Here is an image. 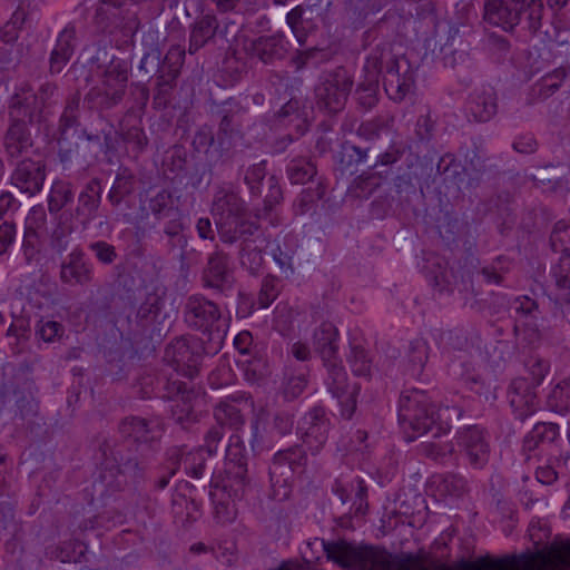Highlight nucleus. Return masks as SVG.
<instances>
[{
    "instance_id": "nucleus-2",
    "label": "nucleus",
    "mask_w": 570,
    "mask_h": 570,
    "mask_svg": "<svg viewBox=\"0 0 570 570\" xmlns=\"http://www.w3.org/2000/svg\"><path fill=\"white\" fill-rule=\"evenodd\" d=\"M399 422L410 440L431 434L440 438L448 434L451 425L440 419L426 394L419 390L403 392L399 401Z\"/></svg>"
},
{
    "instance_id": "nucleus-4",
    "label": "nucleus",
    "mask_w": 570,
    "mask_h": 570,
    "mask_svg": "<svg viewBox=\"0 0 570 570\" xmlns=\"http://www.w3.org/2000/svg\"><path fill=\"white\" fill-rule=\"evenodd\" d=\"M543 14L542 0H484V20L505 31L523 21L527 29L535 33L542 26Z\"/></svg>"
},
{
    "instance_id": "nucleus-32",
    "label": "nucleus",
    "mask_w": 570,
    "mask_h": 570,
    "mask_svg": "<svg viewBox=\"0 0 570 570\" xmlns=\"http://www.w3.org/2000/svg\"><path fill=\"white\" fill-rule=\"evenodd\" d=\"M218 29L215 16L206 14L195 21L190 31L189 53H195L214 38Z\"/></svg>"
},
{
    "instance_id": "nucleus-18",
    "label": "nucleus",
    "mask_w": 570,
    "mask_h": 570,
    "mask_svg": "<svg viewBox=\"0 0 570 570\" xmlns=\"http://www.w3.org/2000/svg\"><path fill=\"white\" fill-rule=\"evenodd\" d=\"M101 198V179L98 177L91 178L79 191L77 205L71 213V218L79 223L82 228H88L98 216Z\"/></svg>"
},
{
    "instance_id": "nucleus-44",
    "label": "nucleus",
    "mask_w": 570,
    "mask_h": 570,
    "mask_svg": "<svg viewBox=\"0 0 570 570\" xmlns=\"http://www.w3.org/2000/svg\"><path fill=\"white\" fill-rule=\"evenodd\" d=\"M219 13L253 14L262 7L253 0H210Z\"/></svg>"
},
{
    "instance_id": "nucleus-55",
    "label": "nucleus",
    "mask_w": 570,
    "mask_h": 570,
    "mask_svg": "<svg viewBox=\"0 0 570 570\" xmlns=\"http://www.w3.org/2000/svg\"><path fill=\"white\" fill-rule=\"evenodd\" d=\"M570 460V455L567 454L561 460H558L557 468L552 465L538 466L535 471L537 480L543 484H552L559 474H564V466Z\"/></svg>"
},
{
    "instance_id": "nucleus-50",
    "label": "nucleus",
    "mask_w": 570,
    "mask_h": 570,
    "mask_svg": "<svg viewBox=\"0 0 570 570\" xmlns=\"http://www.w3.org/2000/svg\"><path fill=\"white\" fill-rule=\"evenodd\" d=\"M72 232V225L67 222H63L61 215L58 225L51 233L50 247L58 254H62L63 252H66L69 247V238Z\"/></svg>"
},
{
    "instance_id": "nucleus-13",
    "label": "nucleus",
    "mask_w": 570,
    "mask_h": 570,
    "mask_svg": "<svg viewBox=\"0 0 570 570\" xmlns=\"http://www.w3.org/2000/svg\"><path fill=\"white\" fill-rule=\"evenodd\" d=\"M128 65L112 60L105 69L100 83L91 90L101 98L104 108L117 106L124 98L128 83Z\"/></svg>"
},
{
    "instance_id": "nucleus-63",
    "label": "nucleus",
    "mask_w": 570,
    "mask_h": 570,
    "mask_svg": "<svg viewBox=\"0 0 570 570\" xmlns=\"http://www.w3.org/2000/svg\"><path fill=\"white\" fill-rule=\"evenodd\" d=\"M421 450L428 458L440 460L453 452V445L451 443L422 442Z\"/></svg>"
},
{
    "instance_id": "nucleus-5",
    "label": "nucleus",
    "mask_w": 570,
    "mask_h": 570,
    "mask_svg": "<svg viewBox=\"0 0 570 570\" xmlns=\"http://www.w3.org/2000/svg\"><path fill=\"white\" fill-rule=\"evenodd\" d=\"M184 320L189 328L202 332L209 340H222L226 334V320L220 305L203 294H193L186 298Z\"/></svg>"
},
{
    "instance_id": "nucleus-7",
    "label": "nucleus",
    "mask_w": 570,
    "mask_h": 570,
    "mask_svg": "<svg viewBox=\"0 0 570 570\" xmlns=\"http://www.w3.org/2000/svg\"><path fill=\"white\" fill-rule=\"evenodd\" d=\"M307 465V454L299 445L277 451L269 465V478L275 499L282 501L291 494V479L302 474Z\"/></svg>"
},
{
    "instance_id": "nucleus-9",
    "label": "nucleus",
    "mask_w": 570,
    "mask_h": 570,
    "mask_svg": "<svg viewBox=\"0 0 570 570\" xmlns=\"http://www.w3.org/2000/svg\"><path fill=\"white\" fill-rule=\"evenodd\" d=\"M80 100L81 96L77 91L72 94L66 101V106L59 119V159L62 164L71 163L75 155L78 153V145L68 141V132L73 130L72 136L77 138L86 137L87 140L99 141L98 136L87 134L85 130H78L80 125Z\"/></svg>"
},
{
    "instance_id": "nucleus-3",
    "label": "nucleus",
    "mask_w": 570,
    "mask_h": 570,
    "mask_svg": "<svg viewBox=\"0 0 570 570\" xmlns=\"http://www.w3.org/2000/svg\"><path fill=\"white\" fill-rule=\"evenodd\" d=\"M104 456L97 480L105 489L101 493L122 490L125 487L137 484L144 479L147 468L146 462L127 451L125 446L110 448L105 444Z\"/></svg>"
},
{
    "instance_id": "nucleus-39",
    "label": "nucleus",
    "mask_w": 570,
    "mask_h": 570,
    "mask_svg": "<svg viewBox=\"0 0 570 570\" xmlns=\"http://www.w3.org/2000/svg\"><path fill=\"white\" fill-rule=\"evenodd\" d=\"M119 431L125 438L132 439L136 442H147L153 438L149 436L151 428L149 422L141 417H127L119 426Z\"/></svg>"
},
{
    "instance_id": "nucleus-61",
    "label": "nucleus",
    "mask_w": 570,
    "mask_h": 570,
    "mask_svg": "<svg viewBox=\"0 0 570 570\" xmlns=\"http://www.w3.org/2000/svg\"><path fill=\"white\" fill-rule=\"evenodd\" d=\"M164 305L163 299L156 293L148 294L138 308L137 316L141 320L156 317Z\"/></svg>"
},
{
    "instance_id": "nucleus-26",
    "label": "nucleus",
    "mask_w": 570,
    "mask_h": 570,
    "mask_svg": "<svg viewBox=\"0 0 570 570\" xmlns=\"http://www.w3.org/2000/svg\"><path fill=\"white\" fill-rule=\"evenodd\" d=\"M58 87L52 82H45L40 86L37 94L26 92L23 97L16 95L13 102L18 100L22 104L23 117H28L32 121L36 112H41L45 108L56 104Z\"/></svg>"
},
{
    "instance_id": "nucleus-49",
    "label": "nucleus",
    "mask_w": 570,
    "mask_h": 570,
    "mask_svg": "<svg viewBox=\"0 0 570 570\" xmlns=\"http://www.w3.org/2000/svg\"><path fill=\"white\" fill-rule=\"evenodd\" d=\"M551 275L556 286L560 289H570V250L564 249L559 262L552 266Z\"/></svg>"
},
{
    "instance_id": "nucleus-8",
    "label": "nucleus",
    "mask_w": 570,
    "mask_h": 570,
    "mask_svg": "<svg viewBox=\"0 0 570 570\" xmlns=\"http://www.w3.org/2000/svg\"><path fill=\"white\" fill-rule=\"evenodd\" d=\"M210 213L220 240L225 244H234L237 236L235 234V224L246 213L243 199L230 189L219 188L214 194Z\"/></svg>"
},
{
    "instance_id": "nucleus-12",
    "label": "nucleus",
    "mask_w": 570,
    "mask_h": 570,
    "mask_svg": "<svg viewBox=\"0 0 570 570\" xmlns=\"http://www.w3.org/2000/svg\"><path fill=\"white\" fill-rule=\"evenodd\" d=\"M458 445L473 469H483L491 455L490 435L480 425H469L458 432Z\"/></svg>"
},
{
    "instance_id": "nucleus-24",
    "label": "nucleus",
    "mask_w": 570,
    "mask_h": 570,
    "mask_svg": "<svg viewBox=\"0 0 570 570\" xmlns=\"http://www.w3.org/2000/svg\"><path fill=\"white\" fill-rule=\"evenodd\" d=\"M245 50L253 57L258 58L265 63L283 59L287 52V41L281 33L272 36H262L250 40Z\"/></svg>"
},
{
    "instance_id": "nucleus-16",
    "label": "nucleus",
    "mask_w": 570,
    "mask_h": 570,
    "mask_svg": "<svg viewBox=\"0 0 570 570\" xmlns=\"http://www.w3.org/2000/svg\"><path fill=\"white\" fill-rule=\"evenodd\" d=\"M95 269L80 247H75L60 264L59 279L62 284L76 287L92 283Z\"/></svg>"
},
{
    "instance_id": "nucleus-34",
    "label": "nucleus",
    "mask_w": 570,
    "mask_h": 570,
    "mask_svg": "<svg viewBox=\"0 0 570 570\" xmlns=\"http://www.w3.org/2000/svg\"><path fill=\"white\" fill-rule=\"evenodd\" d=\"M73 197V186L70 181L62 179L55 180L48 196L49 213L58 214L63 207L72 202Z\"/></svg>"
},
{
    "instance_id": "nucleus-37",
    "label": "nucleus",
    "mask_w": 570,
    "mask_h": 570,
    "mask_svg": "<svg viewBox=\"0 0 570 570\" xmlns=\"http://www.w3.org/2000/svg\"><path fill=\"white\" fill-rule=\"evenodd\" d=\"M267 432L272 435L286 436L294 430L295 413L279 409L268 414Z\"/></svg>"
},
{
    "instance_id": "nucleus-43",
    "label": "nucleus",
    "mask_w": 570,
    "mask_h": 570,
    "mask_svg": "<svg viewBox=\"0 0 570 570\" xmlns=\"http://www.w3.org/2000/svg\"><path fill=\"white\" fill-rule=\"evenodd\" d=\"M134 190V177L122 170L117 174L115 181L108 193V200L112 206H118L122 199Z\"/></svg>"
},
{
    "instance_id": "nucleus-30",
    "label": "nucleus",
    "mask_w": 570,
    "mask_h": 570,
    "mask_svg": "<svg viewBox=\"0 0 570 570\" xmlns=\"http://www.w3.org/2000/svg\"><path fill=\"white\" fill-rule=\"evenodd\" d=\"M338 331L330 322H323L313 334V343L323 362L337 360Z\"/></svg>"
},
{
    "instance_id": "nucleus-38",
    "label": "nucleus",
    "mask_w": 570,
    "mask_h": 570,
    "mask_svg": "<svg viewBox=\"0 0 570 570\" xmlns=\"http://www.w3.org/2000/svg\"><path fill=\"white\" fill-rule=\"evenodd\" d=\"M547 407L558 414L570 412V380H563L552 387L547 396Z\"/></svg>"
},
{
    "instance_id": "nucleus-27",
    "label": "nucleus",
    "mask_w": 570,
    "mask_h": 570,
    "mask_svg": "<svg viewBox=\"0 0 570 570\" xmlns=\"http://www.w3.org/2000/svg\"><path fill=\"white\" fill-rule=\"evenodd\" d=\"M297 249L298 240L296 236L287 234L282 239H277L275 246L271 250L274 262L277 264L282 276L286 279L291 278L295 274V258Z\"/></svg>"
},
{
    "instance_id": "nucleus-54",
    "label": "nucleus",
    "mask_w": 570,
    "mask_h": 570,
    "mask_svg": "<svg viewBox=\"0 0 570 570\" xmlns=\"http://www.w3.org/2000/svg\"><path fill=\"white\" fill-rule=\"evenodd\" d=\"M278 279L275 276L264 277L258 294V305L261 308H267L278 296Z\"/></svg>"
},
{
    "instance_id": "nucleus-6",
    "label": "nucleus",
    "mask_w": 570,
    "mask_h": 570,
    "mask_svg": "<svg viewBox=\"0 0 570 570\" xmlns=\"http://www.w3.org/2000/svg\"><path fill=\"white\" fill-rule=\"evenodd\" d=\"M354 80L344 67L324 71L315 86V102L320 110L337 114L346 105Z\"/></svg>"
},
{
    "instance_id": "nucleus-56",
    "label": "nucleus",
    "mask_w": 570,
    "mask_h": 570,
    "mask_svg": "<svg viewBox=\"0 0 570 570\" xmlns=\"http://www.w3.org/2000/svg\"><path fill=\"white\" fill-rule=\"evenodd\" d=\"M88 248L95 254L98 262L104 265H111L118 257L116 247L105 240L92 242Z\"/></svg>"
},
{
    "instance_id": "nucleus-11",
    "label": "nucleus",
    "mask_w": 570,
    "mask_h": 570,
    "mask_svg": "<svg viewBox=\"0 0 570 570\" xmlns=\"http://www.w3.org/2000/svg\"><path fill=\"white\" fill-rule=\"evenodd\" d=\"M22 104L12 102L10 107L11 122L3 137V147L8 158L17 159L29 154L33 146L28 117H23Z\"/></svg>"
},
{
    "instance_id": "nucleus-23",
    "label": "nucleus",
    "mask_w": 570,
    "mask_h": 570,
    "mask_svg": "<svg viewBox=\"0 0 570 570\" xmlns=\"http://www.w3.org/2000/svg\"><path fill=\"white\" fill-rule=\"evenodd\" d=\"M465 110L468 116L475 121H489L498 110V98L494 88L491 86L475 88L466 100Z\"/></svg>"
},
{
    "instance_id": "nucleus-33",
    "label": "nucleus",
    "mask_w": 570,
    "mask_h": 570,
    "mask_svg": "<svg viewBox=\"0 0 570 570\" xmlns=\"http://www.w3.org/2000/svg\"><path fill=\"white\" fill-rule=\"evenodd\" d=\"M227 105L229 107H224L220 111L222 118L217 132L220 144H223L224 139L242 135V122L239 120L242 108L237 102H227Z\"/></svg>"
},
{
    "instance_id": "nucleus-21",
    "label": "nucleus",
    "mask_w": 570,
    "mask_h": 570,
    "mask_svg": "<svg viewBox=\"0 0 570 570\" xmlns=\"http://www.w3.org/2000/svg\"><path fill=\"white\" fill-rule=\"evenodd\" d=\"M534 389L527 377H517L510 384L508 391L509 402L515 417L520 421H524L538 409Z\"/></svg>"
},
{
    "instance_id": "nucleus-59",
    "label": "nucleus",
    "mask_w": 570,
    "mask_h": 570,
    "mask_svg": "<svg viewBox=\"0 0 570 570\" xmlns=\"http://www.w3.org/2000/svg\"><path fill=\"white\" fill-rule=\"evenodd\" d=\"M195 397V393H185L184 399L175 402V404L171 406V415L174 420L179 423L184 424L187 422L193 414V400Z\"/></svg>"
},
{
    "instance_id": "nucleus-15",
    "label": "nucleus",
    "mask_w": 570,
    "mask_h": 570,
    "mask_svg": "<svg viewBox=\"0 0 570 570\" xmlns=\"http://www.w3.org/2000/svg\"><path fill=\"white\" fill-rule=\"evenodd\" d=\"M328 432L330 420L326 417L325 410L321 406L309 410L297 426V433L303 444L307 446L313 455L323 449L328 439Z\"/></svg>"
},
{
    "instance_id": "nucleus-41",
    "label": "nucleus",
    "mask_w": 570,
    "mask_h": 570,
    "mask_svg": "<svg viewBox=\"0 0 570 570\" xmlns=\"http://www.w3.org/2000/svg\"><path fill=\"white\" fill-rule=\"evenodd\" d=\"M347 362L356 376L370 377L372 374V358L360 344H352Z\"/></svg>"
},
{
    "instance_id": "nucleus-25",
    "label": "nucleus",
    "mask_w": 570,
    "mask_h": 570,
    "mask_svg": "<svg viewBox=\"0 0 570 570\" xmlns=\"http://www.w3.org/2000/svg\"><path fill=\"white\" fill-rule=\"evenodd\" d=\"M76 35L77 30L72 23H68L59 32L49 59L51 73H60L72 58L77 43Z\"/></svg>"
},
{
    "instance_id": "nucleus-22",
    "label": "nucleus",
    "mask_w": 570,
    "mask_h": 570,
    "mask_svg": "<svg viewBox=\"0 0 570 570\" xmlns=\"http://www.w3.org/2000/svg\"><path fill=\"white\" fill-rule=\"evenodd\" d=\"M229 453L225 462V476L220 480H213L215 488H220L228 492L229 497L239 498L244 494L245 489L249 485L246 462L242 456L234 459Z\"/></svg>"
},
{
    "instance_id": "nucleus-47",
    "label": "nucleus",
    "mask_w": 570,
    "mask_h": 570,
    "mask_svg": "<svg viewBox=\"0 0 570 570\" xmlns=\"http://www.w3.org/2000/svg\"><path fill=\"white\" fill-rule=\"evenodd\" d=\"M428 343L422 338H416L411 342L409 346V362L410 371L413 375H417L422 372L428 361Z\"/></svg>"
},
{
    "instance_id": "nucleus-19",
    "label": "nucleus",
    "mask_w": 570,
    "mask_h": 570,
    "mask_svg": "<svg viewBox=\"0 0 570 570\" xmlns=\"http://www.w3.org/2000/svg\"><path fill=\"white\" fill-rule=\"evenodd\" d=\"M203 286L213 288L223 294L234 284L232 271L228 266V256L220 249H216L208 256L202 274Z\"/></svg>"
},
{
    "instance_id": "nucleus-10",
    "label": "nucleus",
    "mask_w": 570,
    "mask_h": 570,
    "mask_svg": "<svg viewBox=\"0 0 570 570\" xmlns=\"http://www.w3.org/2000/svg\"><path fill=\"white\" fill-rule=\"evenodd\" d=\"M324 365L327 368L326 386L333 397L338 401L340 415L344 420H351L356 410L360 386L348 382L347 373L338 358L324 362Z\"/></svg>"
},
{
    "instance_id": "nucleus-45",
    "label": "nucleus",
    "mask_w": 570,
    "mask_h": 570,
    "mask_svg": "<svg viewBox=\"0 0 570 570\" xmlns=\"http://www.w3.org/2000/svg\"><path fill=\"white\" fill-rule=\"evenodd\" d=\"M361 570H395V567L387 552L367 547Z\"/></svg>"
},
{
    "instance_id": "nucleus-48",
    "label": "nucleus",
    "mask_w": 570,
    "mask_h": 570,
    "mask_svg": "<svg viewBox=\"0 0 570 570\" xmlns=\"http://www.w3.org/2000/svg\"><path fill=\"white\" fill-rule=\"evenodd\" d=\"M570 71L566 67H559L552 72L547 73L539 83V94L543 98L550 97L562 85L564 79L569 76Z\"/></svg>"
},
{
    "instance_id": "nucleus-60",
    "label": "nucleus",
    "mask_w": 570,
    "mask_h": 570,
    "mask_svg": "<svg viewBox=\"0 0 570 570\" xmlns=\"http://www.w3.org/2000/svg\"><path fill=\"white\" fill-rule=\"evenodd\" d=\"M525 367L530 375L528 380L534 387L543 381L549 371V364L539 357H530L525 362Z\"/></svg>"
},
{
    "instance_id": "nucleus-14",
    "label": "nucleus",
    "mask_w": 570,
    "mask_h": 570,
    "mask_svg": "<svg viewBox=\"0 0 570 570\" xmlns=\"http://www.w3.org/2000/svg\"><path fill=\"white\" fill-rule=\"evenodd\" d=\"M164 360L171 365L177 373L194 379L198 375L203 353L198 345H190L187 340L179 337L174 340L166 347Z\"/></svg>"
},
{
    "instance_id": "nucleus-29",
    "label": "nucleus",
    "mask_w": 570,
    "mask_h": 570,
    "mask_svg": "<svg viewBox=\"0 0 570 570\" xmlns=\"http://www.w3.org/2000/svg\"><path fill=\"white\" fill-rule=\"evenodd\" d=\"M559 425L557 423H537L523 440V451L527 453L535 450L544 451L552 446L559 438Z\"/></svg>"
},
{
    "instance_id": "nucleus-53",
    "label": "nucleus",
    "mask_w": 570,
    "mask_h": 570,
    "mask_svg": "<svg viewBox=\"0 0 570 570\" xmlns=\"http://www.w3.org/2000/svg\"><path fill=\"white\" fill-rule=\"evenodd\" d=\"M63 332V326L51 320H40L36 327V335L46 343H53L61 338Z\"/></svg>"
},
{
    "instance_id": "nucleus-28",
    "label": "nucleus",
    "mask_w": 570,
    "mask_h": 570,
    "mask_svg": "<svg viewBox=\"0 0 570 570\" xmlns=\"http://www.w3.org/2000/svg\"><path fill=\"white\" fill-rule=\"evenodd\" d=\"M367 547H355L346 541L324 543V550L328 559L337 562L343 568L362 569Z\"/></svg>"
},
{
    "instance_id": "nucleus-64",
    "label": "nucleus",
    "mask_w": 570,
    "mask_h": 570,
    "mask_svg": "<svg viewBox=\"0 0 570 570\" xmlns=\"http://www.w3.org/2000/svg\"><path fill=\"white\" fill-rule=\"evenodd\" d=\"M124 140L127 144L132 145L134 148L139 151L142 150L148 142L147 136L145 135L142 128L137 126H132L124 132Z\"/></svg>"
},
{
    "instance_id": "nucleus-58",
    "label": "nucleus",
    "mask_w": 570,
    "mask_h": 570,
    "mask_svg": "<svg viewBox=\"0 0 570 570\" xmlns=\"http://www.w3.org/2000/svg\"><path fill=\"white\" fill-rule=\"evenodd\" d=\"M265 165V161L255 164L250 166L245 174V183L254 195H258L261 193V184L266 176Z\"/></svg>"
},
{
    "instance_id": "nucleus-36",
    "label": "nucleus",
    "mask_w": 570,
    "mask_h": 570,
    "mask_svg": "<svg viewBox=\"0 0 570 570\" xmlns=\"http://www.w3.org/2000/svg\"><path fill=\"white\" fill-rule=\"evenodd\" d=\"M387 175L389 170L374 171L371 168L370 171L363 173L353 180L350 190H352L356 197H367L381 185V180L386 178Z\"/></svg>"
},
{
    "instance_id": "nucleus-20",
    "label": "nucleus",
    "mask_w": 570,
    "mask_h": 570,
    "mask_svg": "<svg viewBox=\"0 0 570 570\" xmlns=\"http://www.w3.org/2000/svg\"><path fill=\"white\" fill-rule=\"evenodd\" d=\"M45 180V163L30 158L22 159L18 163L11 175V184L28 196H35L40 193Z\"/></svg>"
},
{
    "instance_id": "nucleus-62",
    "label": "nucleus",
    "mask_w": 570,
    "mask_h": 570,
    "mask_svg": "<svg viewBox=\"0 0 570 570\" xmlns=\"http://www.w3.org/2000/svg\"><path fill=\"white\" fill-rule=\"evenodd\" d=\"M164 397L178 402L184 399L185 393H194L187 384L178 379L169 377L164 385Z\"/></svg>"
},
{
    "instance_id": "nucleus-51",
    "label": "nucleus",
    "mask_w": 570,
    "mask_h": 570,
    "mask_svg": "<svg viewBox=\"0 0 570 570\" xmlns=\"http://www.w3.org/2000/svg\"><path fill=\"white\" fill-rule=\"evenodd\" d=\"M264 257L262 250L253 246L252 243L244 240L240 250V264L252 274H256L263 266Z\"/></svg>"
},
{
    "instance_id": "nucleus-42",
    "label": "nucleus",
    "mask_w": 570,
    "mask_h": 570,
    "mask_svg": "<svg viewBox=\"0 0 570 570\" xmlns=\"http://www.w3.org/2000/svg\"><path fill=\"white\" fill-rule=\"evenodd\" d=\"M379 78L366 75V78L356 88V98L361 107L368 110L377 102Z\"/></svg>"
},
{
    "instance_id": "nucleus-52",
    "label": "nucleus",
    "mask_w": 570,
    "mask_h": 570,
    "mask_svg": "<svg viewBox=\"0 0 570 570\" xmlns=\"http://www.w3.org/2000/svg\"><path fill=\"white\" fill-rule=\"evenodd\" d=\"M32 18L28 11H24L19 4L17 9L11 14L10 20L6 24V30L3 32V40L7 42L13 41L18 38V31L23 27V24Z\"/></svg>"
},
{
    "instance_id": "nucleus-57",
    "label": "nucleus",
    "mask_w": 570,
    "mask_h": 570,
    "mask_svg": "<svg viewBox=\"0 0 570 570\" xmlns=\"http://www.w3.org/2000/svg\"><path fill=\"white\" fill-rule=\"evenodd\" d=\"M324 194L325 187L322 184H318L316 188L304 189L297 200L298 213H307L314 204L324 196Z\"/></svg>"
},
{
    "instance_id": "nucleus-40",
    "label": "nucleus",
    "mask_w": 570,
    "mask_h": 570,
    "mask_svg": "<svg viewBox=\"0 0 570 570\" xmlns=\"http://www.w3.org/2000/svg\"><path fill=\"white\" fill-rule=\"evenodd\" d=\"M286 171L292 184H306L317 173L314 163L302 157L292 159Z\"/></svg>"
},
{
    "instance_id": "nucleus-17",
    "label": "nucleus",
    "mask_w": 570,
    "mask_h": 570,
    "mask_svg": "<svg viewBox=\"0 0 570 570\" xmlns=\"http://www.w3.org/2000/svg\"><path fill=\"white\" fill-rule=\"evenodd\" d=\"M174 56H177L175 65L181 63L185 52L178 49H170L158 68V76L156 79V87L153 97V107L158 110H163L168 107L173 90L176 86V79L179 75L177 66L168 65Z\"/></svg>"
},
{
    "instance_id": "nucleus-35",
    "label": "nucleus",
    "mask_w": 570,
    "mask_h": 570,
    "mask_svg": "<svg viewBox=\"0 0 570 570\" xmlns=\"http://www.w3.org/2000/svg\"><path fill=\"white\" fill-rule=\"evenodd\" d=\"M214 416L222 428L228 425L237 430L245 423L242 411L235 402L228 400L220 401L215 406Z\"/></svg>"
},
{
    "instance_id": "nucleus-46",
    "label": "nucleus",
    "mask_w": 570,
    "mask_h": 570,
    "mask_svg": "<svg viewBox=\"0 0 570 570\" xmlns=\"http://www.w3.org/2000/svg\"><path fill=\"white\" fill-rule=\"evenodd\" d=\"M175 208L173 194L167 189H161L149 200V209L158 219L169 217Z\"/></svg>"
},
{
    "instance_id": "nucleus-1",
    "label": "nucleus",
    "mask_w": 570,
    "mask_h": 570,
    "mask_svg": "<svg viewBox=\"0 0 570 570\" xmlns=\"http://www.w3.org/2000/svg\"><path fill=\"white\" fill-rule=\"evenodd\" d=\"M366 75L383 76V87L390 99L400 102L414 88V72L403 55H396L390 43L377 45L367 57Z\"/></svg>"
},
{
    "instance_id": "nucleus-31",
    "label": "nucleus",
    "mask_w": 570,
    "mask_h": 570,
    "mask_svg": "<svg viewBox=\"0 0 570 570\" xmlns=\"http://www.w3.org/2000/svg\"><path fill=\"white\" fill-rule=\"evenodd\" d=\"M169 461L176 462L184 469L188 475L195 479H200L206 469V452L203 448L186 451L185 448H176L169 452Z\"/></svg>"
}]
</instances>
